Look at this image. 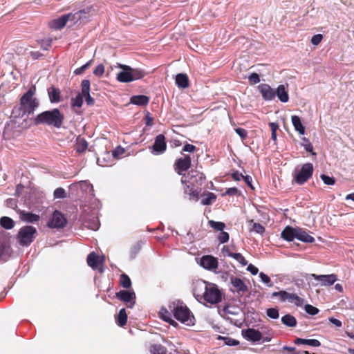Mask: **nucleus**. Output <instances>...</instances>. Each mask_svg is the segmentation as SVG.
<instances>
[{
	"mask_svg": "<svg viewBox=\"0 0 354 354\" xmlns=\"http://www.w3.org/2000/svg\"><path fill=\"white\" fill-rule=\"evenodd\" d=\"M227 257H232L239 263H240L242 266H245L248 263V261L241 253L229 252V254H227Z\"/></svg>",
	"mask_w": 354,
	"mask_h": 354,
	"instance_id": "nucleus-38",
	"label": "nucleus"
},
{
	"mask_svg": "<svg viewBox=\"0 0 354 354\" xmlns=\"http://www.w3.org/2000/svg\"><path fill=\"white\" fill-rule=\"evenodd\" d=\"M149 102V97L144 95H133L130 99V102L138 106H145Z\"/></svg>",
	"mask_w": 354,
	"mask_h": 354,
	"instance_id": "nucleus-27",
	"label": "nucleus"
},
{
	"mask_svg": "<svg viewBox=\"0 0 354 354\" xmlns=\"http://www.w3.org/2000/svg\"><path fill=\"white\" fill-rule=\"evenodd\" d=\"M115 297L127 304V307L132 308L136 304V294L133 290H120L115 293Z\"/></svg>",
	"mask_w": 354,
	"mask_h": 354,
	"instance_id": "nucleus-10",
	"label": "nucleus"
},
{
	"mask_svg": "<svg viewBox=\"0 0 354 354\" xmlns=\"http://www.w3.org/2000/svg\"><path fill=\"white\" fill-rule=\"evenodd\" d=\"M302 140L304 143L302 144V146L305 149V150L308 152L312 153L313 155H315V153L313 152V146L311 144V142L309 141L308 139L306 138H303Z\"/></svg>",
	"mask_w": 354,
	"mask_h": 354,
	"instance_id": "nucleus-50",
	"label": "nucleus"
},
{
	"mask_svg": "<svg viewBox=\"0 0 354 354\" xmlns=\"http://www.w3.org/2000/svg\"><path fill=\"white\" fill-rule=\"evenodd\" d=\"M257 88L264 100L272 101L275 98V89L272 88L270 85L267 84H261L257 86Z\"/></svg>",
	"mask_w": 354,
	"mask_h": 354,
	"instance_id": "nucleus-15",
	"label": "nucleus"
},
{
	"mask_svg": "<svg viewBox=\"0 0 354 354\" xmlns=\"http://www.w3.org/2000/svg\"><path fill=\"white\" fill-rule=\"evenodd\" d=\"M120 284L124 288H129L131 286L129 277L126 274H122L120 276Z\"/></svg>",
	"mask_w": 354,
	"mask_h": 354,
	"instance_id": "nucleus-44",
	"label": "nucleus"
},
{
	"mask_svg": "<svg viewBox=\"0 0 354 354\" xmlns=\"http://www.w3.org/2000/svg\"><path fill=\"white\" fill-rule=\"evenodd\" d=\"M266 315L271 319H276L279 317V310L277 308H270L266 310Z\"/></svg>",
	"mask_w": 354,
	"mask_h": 354,
	"instance_id": "nucleus-45",
	"label": "nucleus"
},
{
	"mask_svg": "<svg viewBox=\"0 0 354 354\" xmlns=\"http://www.w3.org/2000/svg\"><path fill=\"white\" fill-rule=\"evenodd\" d=\"M118 68H121L116 76L119 82L128 83L143 78L146 73L141 68H132L128 65L118 64Z\"/></svg>",
	"mask_w": 354,
	"mask_h": 354,
	"instance_id": "nucleus-2",
	"label": "nucleus"
},
{
	"mask_svg": "<svg viewBox=\"0 0 354 354\" xmlns=\"http://www.w3.org/2000/svg\"><path fill=\"white\" fill-rule=\"evenodd\" d=\"M19 216L21 220L29 223H35L39 221L40 219L39 215L32 212H26L24 210L19 211Z\"/></svg>",
	"mask_w": 354,
	"mask_h": 354,
	"instance_id": "nucleus-19",
	"label": "nucleus"
},
{
	"mask_svg": "<svg viewBox=\"0 0 354 354\" xmlns=\"http://www.w3.org/2000/svg\"><path fill=\"white\" fill-rule=\"evenodd\" d=\"M169 308L173 313L174 317L177 320L182 323H185L189 321L191 312L183 302H173L169 306Z\"/></svg>",
	"mask_w": 354,
	"mask_h": 354,
	"instance_id": "nucleus-5",
	"label": "nucleus"
},
{
	"mask_svg": "<svg viewBox=\"0 0 354 354\" xmlns=\"http://www.w3.org/2000/svg\"><path fill=\"white\" fill-rule=\"evenodd\" d=\"M276 96L283 103L288 102L289 100V95L286 87L283 84H280L275 89Z\"/></svg>",
	"mask_w": 354,
	"mask_h": 354,
	"instance_id": "nucleus-22",
	"label": "nucleus"
},
{
	"mask_svg": "<svg viewBox=\"0 0 354 354\" xmlns=\"http://www.w3.org/2000/svg\"><path fill=\"white\" fill-rule=\"evenodd\" d=\"M196 150V147L191 144H185L183 147V151L185 152H194Z\"/></svg>",
	"mask_w": 354,
	"mask_h": 354,
	"instance_id": "nucleus-63",
	"label": "nucleus"
},
{
	"mask_svg": "<svg viewBox=\"0 0 354 354\" xmlns=\"http://www.w3.org/2000/svg\"><path fill=\"white\" fill-rule=\"evenodd\" d=\"M91 8H86V9L80 10L77 11V12H82V15H80V22H84L89 20V18L91 17L90 12Z\"/></svg>",
	"mask_w": 354,
	"mask_h": 354,
	"instance_id": "nucleus-41",
	"label": "nucleus"
},
{
	"mask_svg": "<svg viewBox=\"0 0 354 354\" xmlns=\"http://www.w3.org/2000/svg\"><path fill=\"white\" fill-rule=\"evenodd\" d=\"M285 295H286L285 290H280V291L274 292L272 293V297H279V299H280V301L281 302H284V297H285Z\"/></svg>",
	"mask_w": 354,
	"mask_h": 354,
	"instance_id": "nucleus-60",
	"label": "nucleus"
},
{
	"mask_svg": "<svg viewBox=\"0 0 354 354\" xmlns=\"http://www.w3.org/2000/svg\"><path fill=\"white\" fill-rule=\"evenodd\" d=\"M115 320L119 326H124L127 324V315L125 308L120 310Z\"/></svg>",
	"mask_w": 354,
	"mask_h": 354,
	"instance_id": "nucleus-33",
	"label": "nucleus"
},
{
	"mask_svg": "<svg viewBox=\"0 0 354 354\" xmlns=\"http://www.w3.org/2000/svg\"><path fill=\"white\" fill-rule=\"evenodd\" d=\"M100 225V222L96 217H93L91 219L85 221V226L92 230H97Z\"/></svg>",
	"mask_w": 354,
	"mask_h": 354,
	"instance_id": "nucleus-35",
	"label": "nucleus"
},
{
	"mask_svg": "<svg viewBox=\"0 0 354 354\" xmlns=\"http://www.w3.org/2000/svg\"><path fill=\"white\" fill-rule=\"evenodd\" d=\"M88 147L87 141L82 137L78 136L76 139L75 149L79 153L84 152Z\"/></svg>",
	"mask_w": 354,
	"mask_h": 354,
	"instance_id": "nucleus-32",
	"label": "nucleus"
},
{
	"mask_svg": "<svg viewBox=\"0 0 354 354\" xmlns=\"http://www.w3.org/2000/svg\"><path fill=\"white\" fill-rule=\"evenodd\" d=\"M80 15H82V12H76L75 13H68L66 15V17L68 21L76 24L80 21Z\"/></svg>",
	"mask_w": 354,
	"mask_h": 354,
	"instance_id": "nucleus-46",
	"label": "nucleus"
},
{
	"mask_svg": "<svg viewBox=\"0 0 354 354\" xmlns=\"http://www.w3.org/2000/svg\"><path fill=\"white\" fill-rule=\"evenodd\" d=\"M48 94L51 103H58L61 101V92L59 88L52 86L48 89Z\"/></svg>",
	"mask_w": 354,
	"mask_h": 354,
	"instance_id": "nucleus-25",
	"label": "nucleus"
},
{
	"mask_svg": "<svg viewBox=\"0 0 354 354\" xmlns=\"http://www.w3.org/2000/svg\"><path fill=\"white\" fill-rule=\"evenodd\" d=\"M67 21L66 15H64L50 21L49 26L51 28L60 30L66 26Z\"/></svg>",
	"mask_w": 354,
	"mask_h": 354,
	"instance_id": "nucleus-24",
	"label": "nucleus"
},
{
	"mask_svg": "<svg viewBox=\"0 0 354 354\" xmlns=\"http://www.w3.org/2000/svg\"><path fill=\"white\" fill-rule=\"evenodd\" d=\"M202 300L211 304L220 303L222 300V294L218 286L214 283H209Z\"/></svg>",
	"mask_w": 354,
	"mask_h": 354,
	"instance_id": "nucleus-6",
	"label": "nucleus"
},
{
	"mask_svg": "<svg viewBox=\"0 0 354 354\" xmlns=\"http://www.w3.org/2000/svg\"><path fill=\"white\" fill-rule=\"evenodd\" d=\"M150 352L151 354H166L167 349L161 344H156L151 346Z\"/></svg>",
	"mask_w": 354,
	"mask_h": 354,
	"instance_id": "nucleus-37",
	"label": "nucleus"
},
{
	"mask_svg": "<svg viewBox=\"0 0 354 354\" xmlns=\"http://www.w3.org/2000/svg\"><path fill=\"white\" fill-rule=\"evenodd\" d=\"M239 192V190L236 187H230L226 189L225 192L223 194V196H235Z\"/></svg>",
	"mask_w": 354,
	"mask_h": 354,
	"instance_id": "nucleus-62",
	"label": "nucleus"
},
{
	"mask_svg": "<svg viewBox=\"0 0 354 354\" xmlns=\"http://www.w3.org/2000/svg\"><path fill=\"white\" fill-rule=\"evenodd\" d=\"M296 239L304 243H313L315 239L301 228L297 227Z\"/></svg>",
	"mask_w": 354,
	"mask_h": 354,
	"instance_id": "nucleus-26",
	"label": "nucleus"
},
{
	"mask_svg": "<svg viewBox=\"0 0 354 354\" xmlns=\"http://www.w3.org/2000/svg\"><path fill=\"white\" fill-rule=\"evenodd\" d=\"M291 121L295 131H297L300 135H304L305 133V127H304L300 118L297 115H292Z\"/></svg>",
	"mask_w": 354,
	"mask_h": 354,
	"instance_id": "nucleus-30",
	"label": "nucleus"
},
{
	"mask_svg": "<svg viewBox=\"0 0 354 354\" xmlns=\"http://www.w3.org/2000/svg\"><path fill=\"white\" fill-rule=\"evenodd\" d=\"M35 93V86H31L20 99L21 109L28 116L32 115L39 105V100L34 97Z\"/></svg>",
	"mask_w": 354,
	"mask_h": 354,
	"instance_id": "nucleus-3",
	"label": "nucleus"
},
{
	"mask_svg": "<svg viewBox=\"0 0 354 354\" xmlns=\"http://www.w3.org/2000/svg\"><path fill=\"white\" fill-rule=\"evenodd\" d=\"M87 263L93 269H96L102 263L103 260L100 259V257L95 252H92L87 256Z\"/></svg>",
	"mask_w": 354,
	"mask_h": 354,
	"instance_id": "nucleus-23",
	"label": "nucleus"
},
{
	"mask_svg": "<svg viewBox=\"0 0 354 354\" xmlns=\"http://www.w3.org/2000/svg\"><path fill=\"white\" fill-rule=\"evenodd\" d=\"M166 149L167 143L165 136L163 134L158 135L151 147V153L156 155L162 154L166 151Z\"/></svg>",
	"mask_w": 354,
	"mask_h": 354,
	"instance_id": "nucleus-12",
	"label": "nucleus"
},
{
	"mask_svg": "<svg viewBox=\"0 0 354 354\" xmlns=\"http://www.w3.org/2000/svg\"><path fill=\"white\" fill-rule=\"evenodd\" d=\"M160 317L165 322L169 323L170 324H176L175 321H174L171 318L170 313L165 308H162L159 312Z\"/></svg>",
	"mask_w": 354,
	"mask_h": 354,
	"instance_id": "nucleus-36",
	"label": "nucleus"
},
{
	"mask_svg": "<svg viewBox=\"0 0 354 354\" xmlns=\"http://www.w3.org/2000/svg\"><path fill=\"white\" fill-rule=\"evenodd\" d=\"M310 277L319 281L322 286H331L337 280V275L335 274L319 275L316 274H311Z\"/></svg>",
	"mask_w": 354,
	"mask_h": 354,
	"instance_id": "nucleus-14",
	"label": "nucleus"
},
{
	"mask_svg": "<svg viewBox=\"0 0 354 354\" xmlns=\"http://www.w3.org/2000/svg\"><path fill=\"white\" fill-rule=\"evenodd\" d=\"M145 124L147 126H152L153 124V118L151 117L149 112H147L145 117Z\"/></svg>",
	"mask_w": 354,
	"mask_h": 354,
	"instance_id": "nucleus-64",
	"label": "nucleus"
},
{
	"mask_svg": "<svg viewBox=\"0 0 354 354\" xmlns=\"http://www.w3.org/2000/svg\"><path fill=\"white\" fill-rule=\"evenodd\" d=\"M230 282L233 288L235 289V290L232 291L236 292L239 295L242 296L244 293L248 292V286L241 279L232 277Z\"/></svg>",
	"mask_w": 354,
	"mask_h": 354,
	"instance_id": "nucleus-16",
	"label": "nucleus"
},
{
	"mask_svg": "<svg viewBox=\"0 0 354 354\" xmlns=\"http://www.w3.org/2000/svg\"><path fill=\"white\" fill-rule=\"evenodd\" d=\"M235 131L242 140H245L248 136V132L245 129L239 127L235 129Z\"/></svg>",
	"mask_w": 354,
	"mask_h": 354,
	"instance_id": "nucleus-59",
	"label": "nucleus"
},
{
	"mask_svg": "<svg viewBox=\"0 0 354 354\" xmlns=\"http://www.w3.org/2000/svg\"><path fill=\"white\" fill-rule=\"evenodd\" d=\"M67 224V219L59 211L55 210L48 222L50 228H64Z\"/></svg>",
	"mask_w": 354,
	"mask_h": 354,
	"instance_id": "nucleus-8",
	"label": "nucleus"
},
{
	"mask_svg": "<svg viewBox=\"0 0 354 354\" xmlns=\"http://www.w3.org/2000/svg\"><path fill=\"white\" fill-rule=\"evenodd\" d=\"M93 74L95 76L101 77L104 73V66L102 64H98L93 70Z\"/></svg>",
	"mask_w": 354,
	"mask_h": 354,
	"instance_id": "nucleus-57",
	"label": "nucleus"
},
{
	"mask_svg": "<svg viewBox=\"0 0 354 354\" xmlns=\"http://www.w3.org/2000/svg\"><path fill=\"white\" fill-rule=\"evenodd\" d=\"M209 223V225L214 229V230H216L218 231H223L225 227V224L223 222H220V221H212V220H210L208 222Z\"/></svg>",
	"mask_w": 354,
	"mask_h": 354,
	"instance_id": "nucleus-42",
	"label": "nucleus"
},
{
	"mask_svg": "<svg viewBox=\"0 0 354 354\" xmlns=\"http://www.w3.org/2000/svg\"><path fill=\"white\" fill-rule=\"evenodd\" d=\"M64 120V114L57 108L43 111L37 114L32 120L33 124L36 126L46 125L59 129Z\"/></svg>",
	"mask_w": 354,
	"mask_h": 354,
	"instance_id": "nucleus-1",
	"label": "nucleus"
},
{
	"mask_svg": "<svg viewBox=\"0 0 354 354\" xmlns=\"http://www.w3.org/2000/svg\"><path fill=\"white\" fill-rule=\"evenodd\" d=\"M83 104V95L82 91L78 93L75 97L71 99V106L78 108L82 107Z\"/></svg>",
	"mask_w": 354,
	"mask_h": 354,
	"instance_id": "nucleus-40",
	"label": "nucleus"
},
{
	"mask_svg": "<svg viewBox=\"0 0 354 354\" xmlns=\"http://www.w3.org/2000/svg\"><path fill=\"white\" fill-rule=\"evenodd\" d=\"M243 337L248 341L257 342L262 339L261 333L254 328H249L242 330Z\"/></svg>",
	"mask_w": 354,
	"mask_h": 354,
	"instance_id": "nucleus-17",
	"label": "nucleus"
},
{
	"mask_svg": "<svg viewBox=\"0 0 354 354\" xmlns=\"http://www.w3.org/2000/svg\"><path fill=\"white\" fill-rule=\"evenodd\" d=\"M200 266L210 271H214L218 266V259L212 255H205L201 258Z\"/></svg>",
	"mask_w": 354,
	"mask_h": 354,
	"instance_id": "nucleus-13",
	"label": "nucleus"
},
{
	"mask_svg": "<svg viewBox=\"0 0 354 354\" xmlns=\"http://www.w3.org/2000/svg\"><path fill=\"white\" fill-rule=\"evenodd\" d=\"M296 234L297 227H292L288 225L283 230L281 236L284 240L287 241H292L294 240V239H296Z\"/></svg>",
	"mask_w": 354,
	"mask_h": 354,
	"instance_id": "nucleus-20",
	"label": "nucleus"
},
{
	"mask_svg": "<svg viewBox=\"0 0 354 354\" xmlns=\"http://www.w3.org/2000/svg\"><path fill=\"white\" fill-rule=\"evenodd\" d=\"M284 297V302L288 301L290 303L294 304L296 306L301 307L304 304V299L299 297L295 293H289L286 291Z\"/></svg>",
	"mask_w": 354,
	"mask_h": 354,
	"instance_id": "nucleus-21",
	"label": "nucleus"
},
{
	"mask_svg": "<svg viewBox=\"0 0 354 354\" xmlns=\"http://www.w3.org/2000/svg\"><path fill=\"white\" fill-rule=\"evenodd\" d=\"M323 39V36L321 34H317L312 37L311 43L313 45H318Z\"/></svg>",
	"mask_w": 354,
	"mask_h": 354,
	"instance_id": "nucleus-61",
	"label": "nucleus"
},
{
	"mask_svg": "<svg viewBox=\"0 0 354 354\" xmlns=\"http://www.w3.org/2000/svg\"><path fill=\"white\" fill-rule=\"evenodd\" d=\"M216 199V196L212 192H208L206 196L201 200V204L203 205H211Z\"/></svg>",
	"mask_w": 354,
	"mask_h": 354,
	"instance_id": "nucleus-39",
	"label": "nucleus"
},
{
	"mask_svg": "<svg viewBox=\"0 0 354 354\" xmlns=\"http://www.w3.org/2000/svg\"><path fill=\"white\" fill-rule=\"evenodd\" d=\"M269 127L271 129V139L276 142L277 141V131L279 129V125L276 122H270Z\"/></svg>",
	"mask_w": 354,
	"mask_h": 354,
	"instance_id": "nucleus-47",
	"label": "nucleus"
},
{
	"mask_svg": "<svg viewBox=\"0 0 354 354\" xmlns=\"http://www.w3.org/2000/svg\"><path fill=\"white\" fill-rule=\"evenodd\" d=\"M305 311L310 315H315L319 313V309L310 304H306L304 306Z\"/></svg>",
	"mask_w": 354,
	"mask_h": 354,
	"instance_id": "nucleus-51",
	"label": "nucleus"
},
{
	"mask_svg": "<svg viewBox=\"0 0 354 354\" xmlns=\"http://www.w3.org/2000/svg\"><path fill=\"white\" fill-rule=\"evenodd\" d=\"M37 234V230L35 227L26 225L19 229L17 239L20 245L28 247L34 241Z\"/></svg>",
	"mask_w": 354,
	"mask_h": 354,
	"instance_id": "nucleus-4",
	"label": "nucleus"
},
{
	"mask_svg": "<svg viewBox=\"0 0 354 354\" xmlns=\"http://www.w3.org/2000/svg\"><path fill=\"white\" fill-rule=\"evenodd\" d=\"M248 80L251 85H254L260 82V77L257 73H252L248 76Z\"/></svg>",
	"mask_w": 354,
	"mask_h": 354,
	"instance_id": "nucleus-55",
	"label": "nucleus"
},
{
	"mask_svg": "<svg viewBox=\"0 0 354 354\" xmlns=\"http://www.w3.org/2000/svg\"><path fill=\"white\" fill-rule=\"evenodd\" d=\"M14 221L8 216H3L0 218V225L6 230H10L14 227Z\"/></svg>",
	"mask_w": 354,
	"mask_h": 354,
	"instance_id": "nucleus-34",
	"label": "nucleus"
},
{
	"mask_svg": "<svg viewBox=\"0 0 354 354\" xmlns=\"http://www.w3.org/2000/svg\"><path fill=\"white\" fill-rule=\"evenodd\" d=\"M294 343L295 344H306L313 347H318L321 345V343L319 340L315 339H303V338H296L294 340Z\"/></svg>",
	"mask_w": 354,
	"mask_h": 354,
	"instance_id": "nucleus-29",
	"label": "nucleus"
},
{
	"mask_svg": "<svg viewBox=\"0 0 354 354\" xmlns=\"http://www.w3.org/2000/svg\"><path fill=\"white\" fill-rule=\"evenodd\" d=\"M81 88L83 97L85 98L86 104L88 106L93 105L95 100L90 95V81L88 80H83L81 82Z\"/></svg>",
	"mask_w": 354,
	"mask_h": 354,
	"instance_id": "nucleus-18",
	"label": "nucleus"
},
{
	"mask_svg": "<svg viewBox=\"0 0 354 354\" xmlns=\"http://www.w3.org/2000/svg\"><path fill=\"white\" fill-rule=\"evenodd\" d=\"M176 84L178 87L186 88L189 86V78L185 73H179L176 76Z\"/></svg>",
	"mask_w": 354,
	"mask_h": 354,
	"instance_id": "nucleus-28",
	"label": "nucleus"
},
{
	"mask_svg": "<svg viewBox=\"0 0 354 354\" xmlns=\"http://www.w3.org/2000/svg\"><path fill=\"white\" fill-rule=\"evenodd\" d=\"M53 196L55 198H64L66 197V193L64 189L59 187L54 191Z\"/></svg>",
	"mask_w": 354,
	"mask_h": 354,
	"instance_id": "nucleus-49",
	"label": "nucleus"
},
{
	"mask_svg": "<svg viewBox=\"0 0 354 354\" xmlns=\"http://www.w3.org/2000/svg\"><path fill=\"white\" fill-rule=\"evenodd\" d=\"M140 245L138 243L135 244L134 245H133L130 250L131 259H134L136 257V255L138 254V253L140 252Z\"/></svg>",
	"mask_w": 354,
	"mask_h": 354,
	"instance_id": "nucleus-58",
	"label": "nucleus"
},
{
	"mask_svg": "<svg viewBox=\"0 0 354 354\" xmlns=\"http://www.w3.org/2000/svg\"><path fill=\"white\" fill-rule=\"evenodd\" d=\"M252 231L255 232L257 234H263L265 232V227L259 223H253Z\"/></svg>",
	"mask_w": 354,
	"mask_h": 354,
	"instance_id": "nucleus-52",
	"label": "nucleus"
},
{
	"mask_svg": "<svg viewBox=\"0 0 354 354\" xmlns=\"http://www.w3.org/2000/svg\"><path fill=\"white\" fill-rule=\"evenodd\" d=\"M209 284V282L202 279L196 280L193 283V295L198 301L203 299Z\"/></svg>",
	"mask_w": 354,
	"mask_h": 354,
	"instance_id": "nucleus-9",
	"label": "nucleus"
},
{
	"mask_svg": "<svg viewBox=\"0 0 354 354\" xmlns=\"http://www.w3.org/2000/svg\"><path fill=\"white\" fill-rule=\"evenodd\" d=\"M192 160L189 155H185L183 158H178L174 163V169L179 174L182 175L183 172L187 171L191 167Z\"/></svg>",
	"mask_w": 354,
	"mask_h": 354,
	"instance_id": "nucleus-11",
	"label": "nucleus"
},
{
	"mask_svg": "<svg viewBox=\"0 0 354 354\" xmlns=\"http://www.w3.org/2000/svg\"><path fill=\"white\" fill-rule=\"evenodd\" d=\"M92 60H89L85 64L82 65L81 67L76 68L74 71V73L75 75H81L91 65Z\"/></svg>",
	"mask_w": 354,
	"mask_h": 354,
	"instance_id": "nucleus-56",
	"label": "nucleus"
},
{
	"mask_svg": "<svg viewBox=\"0 0 354 354\" xmlns=\"http://www.w3.org/2000/svg\"><path fill=\"white\" fill-rule=\"evenodd\" d=\"M313 174V165L310 162L305 163L302 165L300 171L295 174V181L298 185L305 183Z\"/></svg>",
	"mask_w": 354,
	"mask_h": 354,
	"instance_id": "nucleus-7",
	"label": "nucleus"
},
{
	"mask_svg": "<svg viewBox=\"0 0 354 354\" xmlns=\"http://www.w3.org/2000/svg\"><path fill=\"white\" fill-rule=\"evenodd\" d=\"M218 339L223 340L224 344L227 346H237L239 344V342L238 340L230 337H223L219 335Z\"/></svg>",
	"mask_w": 354,
	"mask_h": 354,
	"instance_id": "nucleus-43",
	"label": "nucleus"
},
{
	"mask_svg": "<svg viewBox=\"0 0 354 354\" xmlns=\"http://www.w3.org/2000/svg\"><path fill=\"white\" fill-rule=\"evenodd\" d=\"M281 322L285 326L290 328L295 327L297 324L296 318L290 314H287L281 317Z\"/></svg>",
	"mask_w": 354,
	"mask_h": 354,
	"instance_id": "nucleus-31",
	"label": "nucleus"
},
{
	"mask_svg": "<svg viewBox=\"0 0 354 354\" xmlns=\"http://www.w3.org/2000/svg\"><path fill=\"white\" fill-rule=\"evenodd\" d=\"M320 178L325 185H333L335 183V180L333 177L327 176L326 174H322Z\"/></svg>",
	"mask_w": 354,
	"mask_h": 354,
	"instance_id": "nucleus-53",
	"label": "nucleus"
},
{
	"mask_svg": "<svg viewBox=\"0 0 354 354\" xmlns=\"http://www.w3.org/2000/svg\"><path fill=\"white\" fill-rule=\"evenodd\" d=\"M229 234L223 230L220 232L217 236V239L221 243H225L229 241Z\"/></svg>",
	"mask_w": 354,
	"mask_h": 354,
	"instance_id": "nucleus-54",
	"label": "nucleus"
},
{
	"mask_svg": "<svg viewBox=\"0 0 354 354\" xmlns=\"http://www.w3.org/2000/svg\"><path fill=\"white\" fill-rule=\"evenodd\" d=\"M259 277L263 283L266 284L268 287H272L273 283L272 282L269 276L266 274L264 272H260L259 273Z\"/></svg>",
	"mask_w": 354,
	"mask_h": 354,
	"instance_id": "nucleus-48",
	"label": "nucleus"
}]
</instances>
